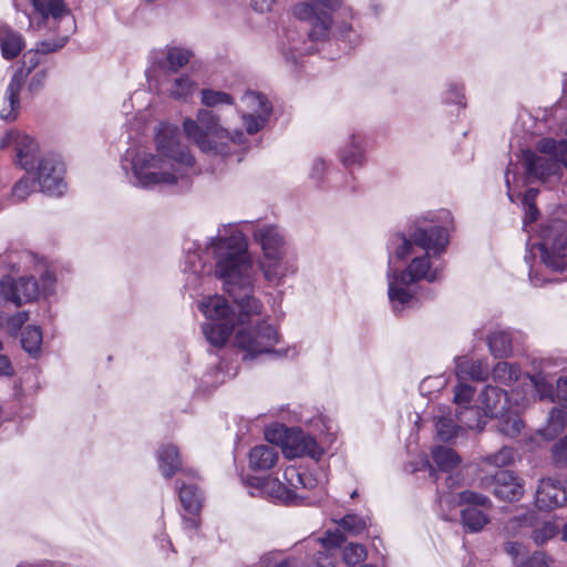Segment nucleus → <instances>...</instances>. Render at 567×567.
Masks as SVG:
<instances>
[{
  "instance_id": "nucleus-59",
  "label": "nucleus",
  "mask_w": 567,
  "mask_h": 567,
  "mask_svg": "<svg viewBox=\"0 0 567 567\" xmlns=\"http://www.w3.org/2000/svg\"><path fill=\"white\" fill-rule=\"evenodd\" d=\"M13 374V368L8 357L0 354V377H9Z\"/></svg>"
},
{
  "instance_id": "nucleus-42",
  "label": "nucleus",
  "mask_w": 567,
  "mask_h": 567,
  "mask_svg": "<svg viewBox=\"0 0 567 567\" xmlns=\"http://www.w3.org/2000/svg\"><path fill=\"white\" fill-rule=\"evenodd\" d=\"M338 525L343 530L355 536L361 534L367 528L368 522L363 516H359L357 514H348L338 522Z\"/></svg>"
},
{
  "instance_id": "nucleus-52",
  "label": "nucleus",
  "mask_w": 567,
  "mask_h": 567,
  "mask_svg": "<svg viewBox=\"0 0 567 567\" xmlns=\"http://www.w3.org/2000/svg\"><path fill=\"white\" fill-rule=\"evenodd\" d=\"M553 559L544 551H535L529 557L517 563L516 567H551Z\"/></svg>"
},
{
  "instance_id": "nucleus-7",
  "label": "nucleus",
  "mask_w": 567,
  "mask_h": 567,
  "mask_svg": "<svg viewBox=\"0 0 567 567\" xmlns=\"http://www.w3.org/2000/svg\"><path fill=\"white\" fill-rule=\"evenodd\" d=\"M22 11L28 19V31L56 33L55 38L37 43L40 54L62 49L75 30V19L65 0H25Z\"/></svg>"
},
{
  "instance_id": "nucleus-38",
  "label": "nucleus",
  "mask_w": 567,
  "mask_h": 567,
  "mask_svg": "<svg viewBox=\"0 0 567 567\" xmlns=\"http://www.w3.org/2000/svg\"><path fill=\"white\" fill-rule=\"evenodd\" d=\"M498 431L508 437H516L523 427V422L516 410L509 409L505 415L497 417Z\"/></svg>"
},
{
  "instance_id": "nucleus-39",
  "label": "nucleus",
  "mask_w": 567,
  "mask_h": 567,
  "mask_svg": "<svg viewBox=\"0 0 567 567\" xmlns=\"http://www.w3.org/2000/svg\"><path fill=\"white\" fill-rule=\"evenodd\" d=\"M432 458L441 471H450L460 463L458 455L450 447L435 446L432 450Z\"/></svg>"
},
{
  "instance_id": "nucleus-34",
  "label": "nucleus",
  "mask_w": 567,
  "mask_h": 567,
  "mask_svg": "<svg viewBox=\"0 0 567 567\" xmlns=\"http://www.w3.org/2000/svg\"><path fill=\"white\" fill-rule=\"evenodd\" d=\"M567 425V414L559 408H554L549 412L546 425L539 430L540 435L546 440H554L564 432Z\"/></svg>"
},
{
  "instance_id": "nucleus-48",
  "label": "nucleus",
  "mask_w": 567,
  "mask_h": 567,
  "mask_svg": "<svg viewBox=\"0 0 567 567\" xmlns=\"http://www.w3.org/2000/svg\"><path fill=\"white\" fill-rule=\"evenodd\" d=\"M260 567H299V564L298 559L293 557L279 559L278 554L269 553L261 557Z\"/></svg>"
},
{
  "instance_id": "nucleus-8",
  "label": "nucleus",
  "mask_w": 567,
  "mask_h": 567,
  "mask_svg": "<svg viewBox=\"0 0 567 567\" xmlns=\"http://www.w3.org/2000/svg\"><path fill=\"white\" fill-rule=\"evenodd\" d=\"M341 6V0H302L292 8V14L300 21L310 24L307 40L296 39L288 34V45L284 48V56L287 61L296 62L297 58L312 53L317 50V42L328 38L332 25V14Z\"/></svg>"
},
{
  "instance_id": "nucleus-54",
  "label": "nucleus",
  "mask_w": 567,
  "mask_h": 567,
  "mask_svg": "<svg viewBox=\"0 0 567 567\" xmlns=\"http://www.w3.org/2000/svg\"><path fill=\"white\" fill-rule=\"evenodd\" d=\"M48 80V70L41 69L35 71L28 84V90L32 94L38 93L40 90H42L45 85V82Z\"/></svg>"
},
{
  "instance_id": "nucleus-55",
  "label": "nucleus",
  "mask_w": 567,
  "mask_h": 567,
  "mask_svg": "<svg viewBox=\"0 0 567 567\" xmlns=\"http://www.w3.org/2000/svg\"><path fill=\"white\" fill-rule=\"evenodd\" d=\"M40 63V53L37 50H30L23 54L22 66L18 71H23L25 78Z\"/></svg>"
},
{
  "instance_id": "nucleus-18",
  "label": "nucleus",
  "mask_w": 567,
  "mask_h": 567,
  "mask_svg": "<svg viewBox=\"0 0 567 567\" xmlns=\"http://www.w3.org/2000/svg\"><path fill=\"white\" fill-rule=\"evenodd\" d=\"M197 89V82L186 73L175 76L166 73L157 83L159 93L176 101H187L194 95Z\"/></svg>"
},
{
  "instance_id": "nucleus-27",
  "label": "nucleus",
  "mask_w": 567,
  "mask_h": 567,
  "mask_svg": "<svg viewBox=\"0 0 567 567\" xmlns=\"http://www.w3.org/2000/svg\"><path fill=\"white\" fill-rule=\"evenodd\" d=\"M248 460L254 471H268L278 461L277 447L268 444L257 445L250 450Z\"/></svg>"
},
{
  "instance_id": "nucleus-51",
  "label": "nucleus",
  "mask_w": 567,
  "mask_h": 567,
  "mask_svg": "<svg viewBox=\"0 0 567 567\" xmlns=\"http://www.w3.org/2000/svg\"><path fill=\"white\" fill-rule=\"evenodd\" d=\"M329 164L321 157L315 158L309 168V178L317 185L322 184L328 172Z\"/></svg>"
},
{
  "instance_id": "nucleus-60",
  "label": "nucleus",
  "mask_w": 567,
  "mask_h": 567,
  "mask_svg": "<svg viewBox=\"0 0 567 567\" xmlns=\"http://www.w3.org/2000/svg\"><path fill=\"white\" fill-rule=\"evenodd\" d=\"M184 527L189 530H197L199 528V519L196 515L184 519Z\"/></svg>"
},
{
  "instance_id": "nucleus-11",
  "label": "nucleus",
  "mask_w": 567,
  "mask_h": 567,
  "mask_svg": "<svg viewBox=\"0 0 567 567\" xmlns=\"http://www.w3.org/2000/svg\"><path fill=\"white\" fill-rule=\"evenodd\" d=\"M327 445L318 442L317 437L299 427L286 430L282 441V454L287 458L309 457L319 462L326 453Z\"/></svg>"
},
{
  "instance_id": "nucleus-56",
  "label": "nucleus",
  "mask_w": 567,
  "mask_h": 567,
  "mask_svg": "<svg viewBox=\"0 0 567 567\" xmlns=\"http://www.w3.org/2000/svg\"><path fill=\"white\" fill-rule=\"evenodd\" d=\"M29 313L27 311H19L16 315L11 316L7 320V329L9 333L16 334L22 326L28 321Z\"/></svg>"
},
{
  "instance_id": "nucleus-35",
  "label": "nucleus",
  "mask_w": 567,
  "mask_h": 567,
  "mask_svg": "<svg viewBox=\"0 0 567 567\" xmlns=\"http://www.w3.org/2000/svg\"><path fill=\"white\" fill-rule=\"evenodd\" d=\"M536 514L527 509L522 515L509 518L504 525V533L509 537L523 534L527 528L534 526Z\"/></svg>"
},
{
  "instance_id": "nucleus-16",
  "label": "nucleus",
  "mask_w": 567,
  "mask_h": 567,
  "mask_svg": "<svg viewBox=\"0 0 567 567\" xmlns=\"http://www.w3.org/2000/svg\"><path fill=\"white\" fill-rule=\"evenodd\" d=\"M258 267L264 279L274 287L284 285L298 271L296 258L288 256L287 251L261 257Z\"/></svg>"
},
{
  "instance_id": "nucleus-46",
  "label": "nucleus",
  "mask_w": 567,
  "mask_h": 567,
  "mask_svg": "<svg viewBox=\"0 0 567 567\" xmlns=\"http://www.w3.org/2000/svg\"><path fill=\"white\" fill-rule=\"evenodd\" d=\"M558 532V526L554 522L547 520L533 530L532 537L535 544L539 546L554 538Z\"/></svg>"
},
{
  "instance_id": "nucleus-24",
  "label": "nucleus",
  "mask_w": 567,
  "mask_h": 567,
  "mask_svg": "<svg viewBox=\"0 0 567 567\" xmlns=\"http://www.w3.org/2000/svg\"><path fill=\"white\" fill-rule=\"evenodd\" d=\"M193 52L182 47H167L163 52V58L156 60L157 66L166 73H177L182 68L189 63Z\"/></svg>"
},
{
  "instance_id": "nucleus-62",
  "label": "nucleus",
  "mask_w": 567,
  "mask_h": 567,
  "mask_svg": "<svg viewBox=\"0 0 567 567\" xmlns=\"http://www.w3.org/2000/svg\"><path fill=\"white\" fill-rule=\"evenodd\" d=\"M561 539L567 542V523L565 524V526L563 527V530H561Z\"/></svg>"
},
{
  "instance_id": "nucleus-10",
  "label": "nucleus",
  "mask_w": 567,
  "mask_h": 567,
  "mask_svg": "<svg viewBox=\"0 0 567 567\" xmlns=\"http://www.w3.org/2000/svg\"><path fill=\"white\" fill-rule=\"evenodd\" d=\"M251 496L266 497L282 502L296 503L298 498H305L301 489H315L319 481L310 473L301 472L295 466H287L284 471L285 483L269 477L247 476L241 478Z\"/></svg>"
},
{
  "instance_id": "nucleus-15",
  "label": "nucleus",
  "mask_w": 567,
  "mask_h": 567,
  "mask_svg": "<svg viewBox=\"0 0 567 567\" xmlns=\"http://www.w3.org/2000/svg\"><path fill=\"white\" fill-rule=\"evenodd\" d=\"M480 486L504 502H518L525 493V482L515 472L504 470L492 476H484L480 481Z\"/></svg>"
},
{
  "instance_id": "nucleus-33",
  "label": "nucleus",
  "mask_w": 567,
  "mask_h": 567,
  "mask_svg": "<svg viewBox=\"0 0 567 567\" xmlns=\"http://www.w3.org/2000/svg\"><path fill=\"white\" fill-rule=\"evenodd\" d=\"M522 375L520 368L516 363L499 361L492 370L494 382L505 386L513 385Z\"/></svg>"
},
{
  "instance_id": "nucleus-53",
  "label": "nucleus",
  "mask_w": 567,
  "mask_h": 567,
  "mask_svg": "<svg viewBox=\"0 0 567 567\" xmlns=\"http://www.w3.org/2000/svg\"><path fill=\"white\" fill-rule=\"evenodd\" d=\"M442 99L445 103L464 105L463 86L457 83L447 84L445 91L443 92Z\"/></svg>"
},
{
  "instance_id": "nucleus-40",
  "label": "nucleus",
  "mask_w": 567,
  "mask_h": 567,
  "mask_svg": "<svg viewBox=\"0 0 567 567\" xmlns=\"http://www.w3.org/2000/svg\"><path fill=\"white\" fill-rule=\"evenodd\" d=\"M200 101L207 107L233 105L235 102L234 97L229 93L213 89H203L200 91Z\"/></svg>"
},
{
  "instance_id": "nucleus-61",
  "label": "nucleus",
  "mask_w": 567,
  "mask_h": 567,
  "mask_svg": "<svg viewBox=\"0 0 567 567\" xmlns=\"http://www.w3.org/2000/svg\"><path fill=\"white\" fill-rule=\"evenodd\" d=\"M434 382L437 383V386L445 385V381L442 380L441 378H426L422 381L421 389H425L426 386L432 385V383H434Z\"/></svg>"
},
{
  "instance_id": "nucleus-29",
  "label": "nucleus",
  "mask_w": 567,
  "mask_h": 567,
  "mask_svg": "<svg viewBox=\"0 0 567 567\" xmlns=\"http://www.w3.org/2000/svg\"><path fill=\"white\" fill-rule=\"evenodd\" d=\"M343 540L342 534L338 530L333 533L328 532L326 537L315 539L313 542L321 547V549L317 551V567H332L334 558L330 550L339 547Z\"/></svg>"
},
{
  "instance_id": "nucleus-6",
  "label": "nucleus",
  "mask_w": 567,
  "mask_h": 567,
  "mask_svg": "<svg viewBox=\"0 0 567 567\" xmlns=\"http://www.w3.org/2000/svg\"><path fill=\"white\" fill-rule=\"evenodd\" d=\"M525 261L533 286L558 280L550 274L567 271V225L563 220L550 219L538 233V240L527 246Z\"/></svg>"
},
{
  "instance_id": "nucleus-43",
  "label": "nucleus",
  "mask_w": 567,
  "mask_h": 567,
  "mask_svg": "<svg viewBox=\"0 0 567 567\" xmlns=\"http://www.w3.org/2000/svg\"><path fill=\"white\" fill-rule=\"evenodd\" d=\"M474 394L475 389L460 380V382L454 386L453 401L457 405L458 410H462L466 406H472L471 403Z\"/></svg>"
},
{
  "instance_id": "nucleus-32",
  "label": "nucleus",
  "mask_w": 567,
  "mask_h": 567,
  "mask_svg": "<svg viewBox=\"0 0 567 567\" xmlns=\"http://www.w3.org/2000/svg\"><path fill=\"white\" fill-rule=\"evenodd\" d=\"M489 351L495 358H506L513 352L511 332L505 329H495L487 337Z\"/></svg>"
},
{
  "instance_id": "nucleus-3",
  "label": "nucleus",
  "mask_w": 567,
  "mask_h": 567,
  "mask_svg": "<svg viewBox=\"0 0 567 567\" xmlns=\"http://www.w3.org/2000/svg\"><path fill=\"white\" fill-rule=\"evenodd\" d=\"M155 148L128 150L122 158V167L133 186L148 190L185 193L199 174L197 161L183 142L177 126L161 123L156 131Z\"/></svg>"
},
{
  "instance_id": "nucleus-50",
  "label": "nucleus",
  "mask_w": 567,
  "mask_h": 567,
  "mask_svg": "<svg viewBox=\"0 0 567 567\" xmlns=\"http://www.w3.org/2000/svg\"><path fill=\"white\" fill-rule=\"evenodd\" d=\"M551 460L554 465L557 467L567 465V432L563 439L553 445Z\"/></svg>"
},
{
  "instance_id": "nucleus-9",
  "label": "nucleus",
  "mask_w": 567,
  "mask_h": 567,
  "mask_svg": "<svg viewBox=\"0 0 567 567\" xmlns=\"http://www.w3.org/2000/svg\"><path fill=\"white\" fill-rule=\"evenodd\" d=\"M24 260V269L38 272L39 279H35L33 275H27L19 278L4 276L0 280L1 297L16 307H21L41 298L47 299L56 292L54 271L31 254H27Z\"/></svg>"
},
{
  "instance_id": "nucleus-1",
  "label": "nucleus",
  "mask_w": 567,
  "mask_h": 567,
  "mask_svg": "<svg viewBox=\"0 0 567 567\" xmlns=\"http://www.w3.org/2000/svg\"><path fill=\"white\" fill-rule=\"evenodd\" d=\"M210 249L216 258L215 277L223 281L224 289L237 305L238 313L223 296L204 298L198 309L207 319L203 333L214 347H223L236 327V347L244 352V360H251L261 354H275L280 358L295 357L296 347H279L280 334L268 317L251 323L255 317L262 315V302L251 295L256 281L254 261L247 252L246 241L235 227L226 226L219 230Z\"/></svg>"
},
{
  "instance_id": "nucleus-37",
  "label": "nucleus",
  "mask_w": 567,
  "mask_h": 567,
  "mask_svg": "<svg viewBox=\"0 0 567 567\" xmlns=\"http://www.w3.org/2000/svg\"><path fill=\"white\" fill-rule=\"evenodd\" d=\"M457 420L461 425L471 430L482 431L485 427V415L478 404L475 406H466L457 411Z\"/></svg>"
},
{
  "instance_id": "nucleus-28",
  "label": "nucleus",
  "mask_w": 567,
  "mask_h": 567,
  "mask_svg": "<svg viewBox=\"0 0 567 567\" xmlns=\"http://www.w3.org/2000/svg\"><path fill=\"white\" fill-rule=\"evenodd\" d=\"M157 465L163 476L171 478L181 470L182 461L178 449L173 444L162 445L156 454Z\"/></svg>"
},
{
  "instance_id": "nucleus-64",
  "label": "nucleus",
  "mask_w": 567,
  "mask_h": 567,
  "mask_svg": "<svg viewBox=\"0 0 567 567\" xmlns=\"http://www.w3.org/2000/svg\"><path fill=\"white\" fill-rule=\"evenodd\" d=\"M361 567H375V566L370 565V564H365V565H363V566H361Z\"/></svg>"
},
{
  "instance_id": "nucleus-12",
  "label": "nucleus",
  "mask_w": 567,
  "mask_h": 567,
  "mask_svg": "<svg viewBox=\"0 0 567 567\" xmlns=\"http://www.w3.org/2000/svg\"><path fill=\"white\" fill-rule=\"evenodd\" d=\"M551 363L547 360L533 361V373L529 374L530 382L539 399H549L567 406V378H559L556 382V390L553 391L554 372L548 368Z\"/></svg>"
},
{
  "instance_id": "nucleus-36",
  "label": "nucleus",
  "mask_w": 567,
  "mask_h": 567,
  "mask_svg": "<svg viewBox=\"0 0 567 567\" xmlns=\"http://www.w3.org/2000/svg\"><path fill=\"white\" fill-rule=\"evenodd\" d=\"M21 346L31 357H38L42 346V331L40 327H25L21 333Z\"/></svg>"
},
{
  "instance_id": "nucleus-13",
  "label": "nucleus",
  "mask_w": 567,
  "mask_h": 567,
  "mask_svg": "<svg viewBox=\"0 0 567 567\" xmlns=\"http://www.w3.org/2000/svg\"><path fill=\"white\" fill-rule=\"evenodd\" d=\"M33 171L35 172L37 183L42 193L56 197L65 193L66 184L63 177L65 168L58 156L45 154L44 157L39 159Z\"/></svg>"
},
{
  "instance_id": "nucleus-4",
  "label": "nucleus",
  "mask_w": 567,
  "mask_h": 567,
  "mask_svg": "<svg viewBox=\"0 0 567 567\" xmlns=\"http://www.w3.org/2000/svg\"><path fill=\"white\" fill-rule=\"evenodd\" d=\"M272 113V105L268 97L256 91H247L240 99L239 114L245 132H233L223 127L219 116L213 111L200 109L195 118H186L183 128L186 136L207 154L228 155L231 144L246 143V133L254 135L260 132L268 123Z\"/></svg>"
},
{
  "instance_id": "nucleus-17",
  "label": "nucleus",
  "mask_w": 567,
  "mask_h": 567,
  "mask_svg": "<svg viewBox=\"0 0 567 567\" xmlns=\"http://www.w3.org/2000/svg\"><path fill=\"white\" fill-rule=\"evenodd\" d=\"M476 402L485 417L491 419H497L501 415H505V412L512 409L507 392L491 384L486 385L481 391Z\"/></svg>"
},
{
  "instance_id": "nucleus-14",
  "label": "nucleus",
  "mask_w": 567,
  "mask_h": 567,
  "mask_svg": "<svg viewBox=\"0 0 567 567\" xmlns=\"http://www.w3.org/2000/svg\"><path fill=\"white\" fill-rule=\"evenodd\" d=\"M10 146H13L16 151L17 164L27 172H32L39 159L45 156L41 153L35 138L23 132L9 131L2 136L0 148L4 150Z\"/></svg>"
},
{
  "instance_id": "nucleus-31",
  "label": "nucleus",
  "mask_w": 567,
  "mask_h": 567,
  "mask_svg": "<svg viewBox=\"0 0 567 567\" xmlns=\"http://www.w3.org/2000/svg\"><path fill=\"white\" fill-rule=\"evenodd\" d=\"M487 512L483 508L465 506L461 511V525L467 533H480L491 522Z\"/></svg>"
},
{
  "instance_id": "nucleus-41",
  "label": "nucleus",
  "mask_w": 567,
  "mask_h": 567,
  "mask_svg": "<svg viewBox=\"0 0 567 567\" xmlns=\"http://www.w3.org/2000/svg\"><path fill=\"white\" fill-rule=\"evenodd\" d=\"M435 427L440 440L447 442L456 436L461 426L451 416L437 415L435 416Z\"/></svg>"
},
{
  "instance_id": "nucleus-19",
  "label": "nucleus",
  "mask_w": 567,
  "mask_h": 567,
  "mask_svg": "<svg viewBox=\"0 0 567 567\" xmlns=\"http://www.w3.org/2000/svg\"><path fill=\"white\" fill-rule=\"evenodd\" d=\"M340 163L349 167H362L368 162L367 138L359 133L350 134L337 153Z\"/></svg>"
},
{
  "instance_id": "nucleus-57",
  "label": "nucleus",
  "mask_w": 567,
  "mask_h": 567,
  "mask_svg": "<svg viewBox=\"0 0 567 567\" xmlns=\"http://www.w3.org/2000/svg\"><path fill=\"white\" fill-rule=\"evenodd\" d=\"M504 551L512 557L516 567L517 563H520L519 557L524 554L525 547L518 542H506L504 545Z\"/></svg>"
},
{
  "instance_id": "nucleus-58",
  "label": "nucleus",
  "mask_w": 567,
  "mask_h": 567,
  "mask_svg": "<svg viewBox=\"0 0 567 567\" xmlns=\"http://www.w3.org/2000/svg\"><path fill=\"white\" fill-rule=\"evenodd\" d=\"M276 0H251L252 8L258 12H269Z\"/></svg>"
},
{
  "instance_id": "nucleus-20",
  "label": "nucleus",
  "mask_w": 567,
  "mask_h": 567,
  "mask_svg": "<svg viewBox=\"0 0 567 567\" xmlns=\"http://www.w3.org/2000/svg\"><path fill=\"white\" fill-rule=\"evenodd\" d=\"M567 501V491L559 481L550 477L542 478L536 489L535 502L540 509H553Z\"/></svg>"
},
{
  "instance_id": "nucleus-23",
  "label": "nucleus",
  "mask_w": 567,
  "mask_h": 567,
  "mask_svg": "<svg viewBox=\"0 0 567 567\" xmlns=\"http://www.w3.org/2000/svg\"><path fill=\"white\" fill-rule=\"evenodd\" d=\"M439 503L441 506H454V505H466L474 506L476 508H483L485 511H489L493 507V503L488 496L474 492V491H463L457 494H442L439 496Z\"/></svg>"
},
{
  "instance_id": "nucleus-49",
  "label": "nucleus",
  "mask_w": 567,
  "mask_h": 567,
  "mask_svg": "<svg viewBox=\"0 0 567 567\" xmlns=\"http://www.w3.org/2000/svg\"><path fill=\"white\" fill-rule=\"evenodd\" d=\"M34 190V181L24 176L19 179L12 189V198L17 202L24 200Z\"/></svg>"
},
{
  "instance_id": "nucleus-45",
  "label": "nucleus",
  "mask_w": 567,
  "mask_h": 567,
  "mask_svg": "<svg viewBox=\"0 0 567 567\" xmlns=\"http://www.w3.org/2000/svg\"><path fill=\"white\" fill-rule=\"evenodd\" d=\"M538 194L536 188H528L523 197V207L525 212L524 225L534 223L538 216V209L535 206V198Z\"/></svg>"
},
{
  "instance_id": "nucleus-25",
  "label": "nucleus",
  "mask_w": 567,
  "mask_h": 567,
  "mask_svg": "<svg viewBox=\"0 0 567 567\" xmlns=\"http://www.w3.org/2000/svg\"><path fill=\"white\" fill-rule=\"evenodd\" d=\"M488 373V365L484 360H473L468 357H458L455 360V374L461 381H485Z\"/></svg>"
},
{
  "instance_id": "nucleus-5",
  "label": "nucleus",
  "mask_w": 567,
  "mask_h": 567,
  "mask_svg": "<svg viewBox=\"0 0 567 567\" xmlns=\"http://www.w3.org/2000/svg\"><path fill=\"white\" fill-rule=\"evenodd\" d=\"M226 226L235 227L246 238L244 231L250 234L252 243L259 247L261 257L275 255L287 251V236L285 230L275 223L269 221H245L243 223V229H239L237 225L228 224L223 225L218 228L216 236L208 238L204 245L196 244L193 251L188 250L184 264L185 272V288L189 291L193 297L198 293L200 289L209 281L213 267L210 258L216 261V258L210 249V244L217 239L219 230ZM246 241V249L248 251V244Z\"/></svg>"
},
{
  "instance_id": "nucleus-26",
  "label": "nucleus",
  "mask_w": 567,
  "mask_h": 567,
  "mask_svg": "<svg viewBox=\"0 0 567 567\" xmlns=\"http://www.w3.org/2000/svg\"><path fill=\"white\" fill-rule=\"evenodd\" d=\"M24 48L22 35L13 30L8 23H0V49L6 60L17 58Z\"/></svg>"
},
{
  "instance_id": "nucleus-44",
  "label": "nucleus",
  "mask_w": 567,
  "mask_h": 567,
  "mask_svg": "<svg viewBox=\"0 0 567 567\" xmlns=\"http://www.w3.org/2000/svg\"><path fill=\"white\" fill-rule=\"evenodd\" d=\"M516 460V452L512 447H503L498 452L485 457V462L496 467H504L513 464Z\"/></svg>"
},
{
  "instance_id": "nucleus-2",
  "label": "nucleus",
  "mask_w": 567,
  "mask_h": 567,
  "mask_svg": "<svg viewBox=\"0 0 567 567\" xmlns=\"http://www.w3.org/2000/svg\"><path fill=\"white\" fill-rule=\"evenodd\" d=\"M439 221L445 225L416 226L409 235L392 234L386 243L388 298L394 312L401 313L417 303V284L443 278L442 255L450 243L451 213L442 210Z\"/></svg>"
},
{
  "instance_id": "nucleus-30",
  "label": "nucleus",
  "mask_w": 567,
  "mask_h": 567,
  "mask_svg": "<svg viewBox=\"0 0 567 567\" xmlns=\"http://www.w3.org/2000/svg\"><path fill=\"white\" fill-rule=\"evenodd\" d=\"M176 486L183 508L192 515H197L203 504L202 492L195 484H186L182 480L176 481Z\"/></svg>"
},
{
  "instance_id": "nucleus-63",
  "label": "nucleus",
  "mask_w": 567,
  "mask_h": 567,
  "mask_svg": "<svg viewBox=\"0 0 567 567\" xmlns=\"http://www.w3.org/2000/svg\"><path fill=\"white\" fill-rule=\"evenodd\" d=\"M425 466L430 470V473L433 474L434 473V470L432 467L431 464H429V462H425Z\"/></svg>"
},
{
  "instance_id": "nucleus-21",
  "label": "nucleus",
  "mask_w": 567,
  "mask_h": 567,
  "mask_svg": "<svg viewBox=\"0 0 567 567\" xmlns=\"http://www.w3.org/2000/svg\"><path fill=\"white\" fill-rule=\"evenodd\" d=\"M25 82L23 71H17L4 92L3 104L0 110V118L12 122L18 118L20 112V92Z\"/></svg>"
},
{
  "instance_id": "nucleus-22",
  "label": "nucleus",
  "mask_w": 567,
  "mask_h": 567,
  "mask_svg": "<svg viewBox=\"0 0 567 567\" xmlns=\"http://www.w3.org/2000/svg\"><path fill=\"white\" fill-rule=\"evenodd\" d=\"M301 422L313 432L318 442L327 446L331 445L337 437L336 425L331 419L321 412H306L301 415Z\"/></svg>"
},
{
  "instance_id": "nucleus-47",
  "label": "nucleus",
  "mask_w": 567,
  "mask_h": 567,
  "mask_svg": "<svg viewBox=\"0 0 567 567\" xmlns=\"http://www.w3.org/2000/svg\"><path fill=\"white\" fill-rule=\"evenodd\" d=\"M367 558V549L358 543H350L343 550V560L349 566H355Z\"/></svg>"
}]
</instances>
